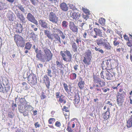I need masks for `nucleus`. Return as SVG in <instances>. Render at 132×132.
<instances>
[{
	"mask_svg": "<svg viewBox=\"0 0 132 132\" xmlns=\"http://www.w3.org/2000/svg\"><path fill=\"white\" fill-rule=\"evenodd\" d=\"M60 55L62 59L66 62H70L72 60V55L70 52L67 50L63 51H61Z\"/></svg>",
	"mask_w": 132,
	"mask_h": 132,
	"instance_id": "nucleus-1",
	"label": "nucleus"
},
{
	"mask_svg": "<svg viewBox=\"0 0 132 132\" xmlns=\"http://www.w3.org/2000/svg\"><path fill=\"white\" fill-rule=\"evenodd\" d=\"M14 41L16 45L21 47H23L25 46V40L23 38L18 34H15L14 36Z\"/></svg>",
	"mask_w": 132,
	"mask_h": 132,
	"instance_id": "nucleus-2",
	"label": "nucleus"
},
{
	"mask_svg": "<svg viewBox=\"0 0 132 132\" xmlns=\"http://www.w3.org/2000/svg\"><path fill=\"white\" fill-rule=\"evenodd\" d=\"M44 51L45 53L44 55V61H49L52 58L53 54L50 50L46 48L44 49Z\"/></svg>",
	"mask_w": 132,
	"mask_h": 132,
	"instance_id": "nucleus-3",
	"label": "nucleus"
},
{
	"mask_svg": "<svg viewBox=\"0 0 132 132\" xmlns=\"http://www.w3.org/2000/svg\"><path fill=\"white\" fill-rule=\"evenodd\" d=\"M126 95L124 92L118 93L117 101L119 106H121L122 105Z\"/></svg>",
	"mask_w": 132,
	"mask_h": 132,
	"instance_id": "nucleus-4",
	"label": "nucleus"
},
{
	"mask_svg": "<svg viewBox=\"0 0 132 132\" xmlns=\"http://www.w3.org/2000/svg\"><path fill=\"white\" fill-rule=\"evenodd\" d=\"M27 80L28 83L31 86H34L37 83V78L36 75L31 73L28 76Z\"/></svg>",
	"mask_w": 132,
	"mask_h": 132,
	"instance_id": "nucleus-5",
	"label": "nucleus"
},
{
	"mask_svg": "<svg viewBox=\"0 0 132 132\" xmlns=\"http://www.w3.org/2000/svg\"><path fill=\"white\" fill-rule=\"evenodd\" d=\"M92 53L90 51H88L86 53L85 56L83 60L84 63L86 65H89L91 63V61Z\"/></svg>",
	"mask_w": 132,
	"mask_h": 132,
	"instance_id": "nucleus-6",
	"label": "nucleus"
},
{
	"mask_svg": "<svg viewBox=\"0 0 132 132\" xmlns=\"http://www.w3.org/2000/svg\"><path fill=\"white\" fill-rule=\"evenodd\" d=\"M49 19L50 21L53 23H57L58 21V18L55 13L52 12H50L49 14Z\"/></svg>",
	"mask_w": 132,
	"mask_h": 132,
	"instance_id": "nucleus-7",
	"label": "nucleus"
},
{
	"mask_svg": "<svg viewBox=\"0 0 132 132\" xmlns=\"http://www.w3.org/2000/svg\"><path fill=\"white\" fill-rule=\"evenodd\" d=\"M69 27L70 30L73 33H77L78 32L77 26H76L74 23L72 21H70Z\"/></svg>",
	"mask_w": 132,
	"mask_h": 132,
	"instance_id": "nucleus-8",
	"label": "nucleus"
},
{
	"mask_svg": "<svg viewBox=\"0 0 132 132\" xmlns=\"http://www.w3.org/2000/svg\"><path fill=\"white\" fill-rule=\"evenodd\" d=\"M15 14L17 17L20 20L23 24H24L26 23L27 20L25 19L24 15L22 14L18 11L16 12Z\"/></svg>",
	"mask_w": 132,
	"mask_h": 132,
	"instance_id": "nucleus-9",
	"label": "nucleus"
},
{
	"mask_svg": "<svg viewBox=\"0 0 132 132\" xmlns=\"http://www.w3.org/2000/svg\"><path fill=\"white\" fill-rule=\"evenodd\" d=\"M27 18L29 21L33 23L36 25H38V21L30 13H29L28 14Z\"/></svg>",
	"mask_w": 132,
	"mask_h": 132,
	"instance_id": "nucleus-10",
	"label": "nucleus"
},
{
	"mask_svg": "<svg viewBox=\"0 0 132 132\" xmlns=\"http://www.w3.org/2000/svg\"><path fill=\"white\" fill-rule=\"evenodd\" d=\"M110 115V108H107V111L102 114V117L104 121H106L109 118Z\"/></svg>",
	"mask_w": 132,
	"mask_h": 132,
	"instance_id": "nucleus-11",
	"label": "nucleus"
},
{
	"mask_svg": "<svg viewBox=\"0 0 132 132\" xmlns=\"http://www.w3.org/2000/svg\"><path fill=\"white\" fill-rule=\"evenodd\" d=\"M38 49L35 50V52L36 53V56L39 59L42 61H44V55L42 54V52L41 50L38 51Z\"/></svg>",
	"mask_w": 132,
	"mask_h": 132,
	"instance_id": "nucleus-12",
	"label": "nucleus"
},
{
	"mask_svg": "<svg viewBox=\"0 0 132 132\" xmlns=\"http://www.w3.org/2000/svg\"><path fill=\"white\" fill-rule=\"evenodd\" d=\"M48 77L46 75H44L43 77L44 83H45L48 89H49L50 86V82Z\"/></svg>",
	"mask_w": 132,
	"mask_h": 132,
	"instance_id": "nucleus-13",
	"label": "nucleus"
},
{
	"mask_svg": "<svg viewBox=\"0 0 132 132\" xmlns=\"http://www.w3.org/2000/svg\"><path fill=\"white\" fill-rule=\"evenodd\" d=\"M24 106V110H25L24 116H26L28 115L29 111H30L32 106L28 103L25 104Z\"/></svg>",
	"mask_w": 132,
	"mask_h": 132,
	"instance_id": "nucleus-14",
	"label": "nucleus"
},
{
	"mask_svg": "<svg viewBox=\"0 0 132 132\" xmlns=\"http://www.w3.org/2000/svg\"><path fill=\"white\" fill-rule=\"evenodd\" d=\"M39 24L42 27L46 28H47L48 23L45 20L40 19L39 20Z\"/></svg>",
	"mask_w": 132,
	"mask_h": 132,
	"instance_id": "nucleus-15",
	"label": "nucleus"
},
{
	"mask_svg": "<svg viewBox=\"0 0 132 132\" xmlns=\"http://www.w3.org/2000/svg\"><path fill=\"white\" fill-rule=\"evenodd\" d=\"M60 6L61 9L64 11H67L68 10V7L65 3L63 2L61 3L60 5Z\"/></svg>",
	"mask_w": 132,
	"mask_h": 132,
	"instance_id": "nucleus-16",
	"label": "nucleus"
},
{
	"mask_svg": "<svg viewBox=\"0 0 132 132\" xmlns=\"http://www.w3.org/2000/svg\"><path fill=\"white\" fill-rule=\"evenodd\" d=\"M106 39L101 38L97 39L96 40L95 42L98 45L102 46Z\"/></svg>",
	"mask_w": 132,
	"mask_h": 132,
	"instance_id": "nucleus-17",
	"label": "nucleus"
},
{
	"mask_svg": "<svg viewBox=\"0 0 132 132\" xmlns=\"http://www.w3.org/2000/svg\"><path fill=\"white\" fill-rule=\"evenodd\" d=\"M70 15L74 19H78L80 16V14L78 12H71Z\"/></svg>",
	"mask_w": 132,
	"mask_h": 132,
	"instance_id": "nucleus-18",
	"label": "nucleus"
},
{
	"mask_svg": "<svg viewBox=\"0 0 132 132\" xmlns=\"http://www.w3.org/2000/svg\"><path fill=\"white\" fill-rule=\"evenodd\" d=\"M16 31L19 33L22 32L23 30V28L21 24H17L16 25Z\"/></svg>",
	"mask_w": 132,
	"mask_h": 132,
	"instance_id": "nucleus-19",
	"label": "nucleus"
},
{
	"mask_svg": "<svg viewBox=\"0 0 132 132\" xmlns=\"http://www.w3.org/2000/svg\"><path fill=\"white\" fill-rule=\"evenodd\" d=\"M109 73V71L107 70L102 71L101 73V77L104 79H109V77H108V76L107 77L108 73Z\"/></svg>",
	"mask_w": 132,
	"mask_h": 132,
	"instance_id": "nucleus-20",
	"label": "nucleus"
},
{
	"mask_svg": "<svg viewBox=\"0 0 132 132\" xmlns=\"http://www.w3.org/2000/svg\"><path fill=\"white\" fill-rule=\"evenodd\" d=\"M102 46L105 49L108 50H110L111 47L110 43L108 42L107 39L106 40Z\"/></svg>",
	"mask_w": 132,
	"mask_h": 132,
	"instance_id": "nucleus-21",
	"label": "nucleus"
},
{
	"mask_svg": "<svg viewBox=\"0 0 132 132\" xmlns=\"http://www.w3.org/2000/svg\"><path fill=\"white\" fill-rule=\"evenodd\" d=\"M71 45L73 51L74 52H77L78 49V47L76 44L73 40H72L71 42Z\"/></svg>",
	"mask_w": 132,
	"mask_h": 132,
	"instance_id": "nucleus-22",
	"label": "nucleus"
},
{
	"mask_svg": "<svg viewBox=\"0 0 132 132\" xmlns=\"http://www.w3.org/2000/svg\"><path fill=\"white\" fill-rule=\"evenodd\" d=\"M44 33L50 39L53 40V36L52 34L50 32V31L48 30H44Z\"/></svg>",
	"mask_w": 132,
	"mask_h": 132,
	"instance_id": "nucleus-23",
	"label": "nucleus"
},
{
	"mask_svg": "<svg viewBox=\"0 0 132 132\" xmlns=\"http://www.w3.org/2000/svg\"><path fill=\"white\" fill-rule=\"evenodd\" d=\"M79 80L80 81L78 82V85L81 89H82L84 87L85 82L82 80V79L81 77H80Z\"/></svg>",
	"mask_w": 132,
	"mask_h": 132,
	"instance_id": "nucleus-24",
	"label": "nucleus"
},
{
	"mask_svg": "<svg viewBox=\"0 0 132 132\" xmlns=\"http://www.w3.org/2000/svg\"><path fill=\"white\" fill-rule=\"evenodd\" d=\"M94 30L95 32L96 35H97V36H98L100 37H102V32L101 30L97 28H94Z\"/></svg>",
	"mask_w": 132,
	"mask_h": 132,
	"instance_id": "nucleus-25",
	"label": "nucleus"
},
{
	"mask_svg": "<svg viewBox=\"0 0 132 132\" xmlns=\"http://www.w3.org/2000/svg\"><path fill=\"white\" fill-rule=\"evenodd\" d=\"M63 84L64 89L66 91H69V90L70 91L71 90V86L70 85H68L66 84L65 83H63Z\"/></svg>",
	"mask_w": 132,
	"mask_h": 132,
	"instance_id": "nucleus-26",
	"label": "nucleus"
},
{
	"mask_svg": "<svg viewBox=\"0 0 132 132\" xmlns=\"http://www.w3.org/2000/svg\"><path fill=\"white\" fill-rule=\"evenodd\" d=\"M120 85V83H118L116 86H113L112 88L114 89H116L117 90H118L119 91H122L123 89L122 88V86L121 85Z\"/></svg>",
	"mask_w": 132,
	"mask_h": 132,
	"instance_id": "nucleus-27",
	"label": "nucleus"
},
{
	"mask_svg": "<svg viewBox=\"0 0 132 132\" xmlns=\"http://www.w3.org/2000/svg\"><path fill=\"white\" fill-rule=\"evenodd\" d=\"M55 30L56 32H58L59 34H60V36L62 39H64L65 38V36L64 35L63 32L60 30L59 29H56Z\"/></svg>",
	"mask_w": 132,
	"mask_h": 132,
	"instance_id": "nucleus-28",
	"label": "nucleus"
},
{
	"mask_svg": "<svg viewBox=\"0 0 132 132\" xmlns=\"http://www.w3.org/2000/svg\"><path fill=\"white\" fill-rule=\"evenodd\" d=\"M54 36L56 41L60 43H61V39L59 36L57 34H55L54 35Z\"/></svg>",
	"mask_w": 132,
	"mask_h": 132,
	"instance_id": "nucleus-29",
	"label": "nucleus"
},
{
	"mask_svg": "<svg viewBox=\"0 0 132 132\" xmlns=\"http://www.w3.org/2000/svg\"><path fill=\"white\" fill-rule=\"evenodd\" d=\"M18 109L19 112L21 113H23V114L24 115V113L25 110H24V106L23 107L22 105H20L19 106Z\"/></svg>",
	"mask_w": 132,
	"mask_h": 132,
	"instance_id": "nucleus-30",
	"label": "nucleus"
},
{
	"mask_svg": "<svg viewBox=\"0 0 132 132\" xmlns=\"http://www.w3.org/2000/svg\"><path fill=\"white\" fill-rule=\"evenodd\" d=\"M22 88L23 90H27L29 89V86L26 82H22Z\"/></svg>",
	"mask_w": 132,
	"mask_h": 132,
	"instance_id": "nucleus-31",
	"label": "nucleus"
},
{
	"mask_svg": "<svg viewBox=\"0 0 132 132\" xmlns=\"http://www.w3.org/2000/svg\"><path fill=\"white\" fill-rule=\"evenodd\" d=\"M132 126V118L129 119L127 122V128H130Z\"/></svg>",
	"mask_w": 132,
	"mask_h": 132,
	"instance_id": "nucleus-32",
	"label": "nucleus"
},
{
	"mask_svg": "<svg viewBox=\"0 0 132 132\" xmlns=\"http://www.w3.org/2000/svg\"><path fill=\"white\" fill-rule=\"evenodd\" d=\"M99 22L102 26H103L105 24V19L103 18H101L99 20Z\"/></svg>",
	"mask_w": 132,
	"mask_h": 132,
	"instance_id": "nucleus-33",
	"label": "nucleus"
},
{
	"mask_svg": "<svg viewBox=\"0 0 132 132\" xmlns=\"http://www.w3.org/2000/svg\"><path fill=\"white\" fill-rule=\"evenodd\" d=\"M77 77L76 74L74 73H72L70 74V78L71 79L73 80L76 79Z\"/></svg>",
	"mask_w": 132,
	"mask_h": 132,
	"instance_id": "nucleus-34",
	"label": "nucleus"
},
{
	"mask_svg": "<svg viewBox=\"0 0 132 132\" xmlns=\"http://www.w3.org/2000/svg\"><path fill=\"white\" fill-rule=\"evenodd\" d=\"M20 101L22 105H24L25 104H27L28 103L27 102L24 98H22L20 100Z\"/></svg>",
	"mask_w": 132,
	"mask_h": 132,
	"instance_id": "nucleus-35",
	"label": "nucleus"
},
{
	"mask_svg": "<svg viewBox=\"0 0 132 132\" xmlns=\"http://www.w3.org/2000/svg\"><path fill=\"white\" fill-rule=\"evenodd\" d=\"M71 123L70 122H69L68 123V125L67 126V128L66 130L68 132H73V130H72L71 128Z\"/></svg>",
	"mask_w": 132,
	"mask_h": 132,
	"instance_id": "nucleus-36",
	"label": "nucleus"
},
{
	"mask_svg": "<svg viewBox=\"0 0 132 132\" xmlns=\"http://www.w3.org/2000/svg\"><path fill=\"white\" fill-rule=\"evenodd\" d=\"M93 81L95 83H98L101 79L100 78L96 76H95L93 77Z\"/></svg>",
	"mask_w": 132,
	"mask_h": 132,
	"instance_id": "nucleus-37",
	"label": "nucleus"
},
{
	"mask_svg": "<svg viewBox=\"0 0 132 132\" xmlns=\"http://www.w3.org/2000/svg\"><path fill=\"white\" fill-rule=\"evenodd\" d=\"M31 46L32 44H30L28 42L26 44L25 48L28 50H30L31 49Z\"/></svg>",
	"mask_w": 132,
	"mask_h": 132,
	"instance_id": "nucleus-38",
	"label": "nucleus"
},
{
	"mask_svg": "<svg viewBox=\"0 0 132 132\" xmlns=\"http://www.w3.org/2000/svg\"><path fill=\"white\" fill-rule=\"evenodd\" d=\"M6 9L5 4L2 3H0V10H4Z\"/></svg>",
	"mask_w": 132,
	"mask_h": 132,
	"instance_id": "nucleus-39",
	"label": "nucleus"
},
{
	"mask_svg": "<svg viewBox=\"0 0 132 132\" xmlns=\"http://www.w3.org/2000/svg\"><path fill=\"white\" fill-rule=\"evenodd\" d=\"M81 9L86 14L89 15V12L88 10L84 7H82Z\"/></svg>",
	"mask_w": 132,
	"mask_h": 132,
	"instance_id": "nucleus-40",
	"label": "nucleus"
},
{
	"mask_svg": "<svg viewBox=\"0 0 132 132\" xmlns=\"http://www.w3.org/2000/svg\"><path fill=\"white\" fill-rule=\"evenodd\" d=\"M75 98L74 99L75 103L77 104L79 103L80 101V98L78 96L76 97V96H75Z\"/></svg>",
	"mask_w": 132,
	"mask_h": 132,
	"instance_id": "nucleus-41",
	"label": "nucleus"
},
{
	"mask_svg": "<svg viewBox=\"0 0 132 132\" xmlns=\"http://www.w3.org/2000/svg\"><path fill=\"white\" fill-rule=\"evenodd\" d=\"M55 121V119L53 118H50L48 120V122L49 124H51L53 123Z\"/></svg>",
	"mask_w": 132,
	"mask_h": 132,
	"instance_id": "nucleus-42",
	"label": "nucleus"
},
{
	"mask_svg": "<svg viewBox=\"0 0 132 132\" xmlns=\"http://www.w3.org/2000/svg\"><path fill=\"white\" fill-rule=\"evenodd\" d=\"M74 91H73V93L72 92V91H68V96L69 97L70 96H71V98L72 97H73V96H75V93L74 92Z\"/></svg>",
	"mask_w": 132,
	"mask_h": 132,
	"instance_id": "nucleus-43",
	"label": "nucleus"
},
{
	"mask_svg": "<svg viewBox=\"0 0 132 132\" xmlns=\"http://www.w3.org/2000/svg\"><path fill=\"white\" fill-rule=\"evenodd\" d=\"M114 40L113 42L114 45V46H116L119 44V42L117 40V38H114Z\"/></svg>",
	"mask_w": 132,
	"mask_h": 132,
	"instance_id": "nucleus-44",
	"label": "nucleus"
},
{
	"mask_svg": "<svg viewBox=\"0 0 132 132\" xmlns=\"http://www.w3.org/2000/svg\"><path fill=\"white\" fill-rule=\"evenodd\" d=\"M68 22L65 21H63L62 23V26L63 27L66 28L67 26Z\"/></svg>",
	"mask_w": 132,
	"mask_h": 132,
	"instance_id": "nucleus-45",
	"label": "nucleus"
},
{
	"mask_svg": "<svg viewBox=\"0 0 132 132\" xmlns=\"http://www.w3.org/2000/svg\"><path fill=\"white\" fill-rule=\"evenodd\" d=\"M98 84H99L100 85V87H101L105 85V82L103 80L102 81L101 80H100Z\"/></svg>",
	"mask_w": 132,
	"mask_h": 132,
	"instance_id": "nucleus-46",
	"label": "nucleus"
},
{
	"mask_svg": "<svg viewBox=\"0 0 132 132\" xmlns=\"http://www.w3.org/2000/svg\"><path fill=\"white\" fill-rule=\"evenodd\" d=\"M47 75L50 77H52V75L51 74V70L49 69H48L47 70Z\"/></svg>",
	"mask_w": 132,
	"mask_h": 132,
	"instance_id": "nucleus-47",
	"label": "nucleus"
},
{
	"mask_svg": "<svg viewBox=\"0 0 132 132\" xmlns=\"http://www.w3.org/2000/svg\"><path fill=\"white\" fill-rule=\"evenodd\" d=\"M128 42L126 43L127 45L131 47L132 46V40H128Z\"/></svg>",
	"mask_w": 132,
	"mask_h": 132,
	"instance_id": "nucleus-48",
	"label": "nucleus"
},
{
	"mask_svg": "<svg viewBox=\"0 0 132 132\" xmlns=\"http://www.w3.org/2000/svg\"><path fill=\"white\" fill-rule=\"evenodd\" d=\"M55 125L57 127H60L61 126V124L60 122L57 121L55 123Z\"/></svg>",
	"mask_w": 132,
	"mask_h": 132,
	"instance_id": "nucleus-49",
	"label": "nucleus"
},
{
	"mask_svg": "<svg viewBox=\"0 0 132 132\" xmlns=\"http://www.w3.org/2000/svg\"><path fill=\"white\" fill-rule=\"evenodd\" d=\"M62 110L64 111V112H69L68 109V107H66L65 106H63V108L62 109Z\"/></svg>",
	"mask_w": 132,
	"mask_h": 132,
	"instance_id": "nucleus-50",
	"label": "nucleus"
},
{
	"mask_svg": "<svg viewBox=\"0 0 132 132\" xmlns=\"http://www.w3.org/2000/svg\"><path fill=\"white\" fill-rule=\"evenodd\" d=\"M8 115V117L11 118H13L14 116L13 113L12 112H9Z\"/></svg>",
	"mask_w": 132,
	"mask_h": 132,
	"instance_id": "nucleus-51",
	"label": "nucleus"
},
{
	"mask_svg": "<svg viewBox=\"0 0 132 132\" xmlns=\"http://www.w3.org/2000/svg\"><path fill=\"white\" fill-rule=\"evenodd\" d=\"M94 49L96 51H98L101 54H103L104 53V51L102 49H99V48H97L96 47H95L94 48Z\"/></svg>",
	"mask_w": 132,
	"mask_h": 132,
	"instance_id": "nucleus-52",
	"label": "nucleus"
},
{
	"mask_svg": "<svg viewBox=\"0 0 132 132\" xmlns=\"http://www.w3.org/2000/svg\"><path fill=\"white\" fill-rule=\"evenodd\" d=\"M40 97L41 99V100H43L46 98V96L44 92H42Z\"/></svg>",
	"mask_w": 132,
	"mask_h": 132,
	"instance_id": "nucleus-53",
	"label": "nucleus"
},
{
	"mask_svg": "<svg viewBox=\"0 0 132 132\" xmlns=\"http://www.w3.org/2000/svg\"><path fill=\"white\" fill-rule=\"evenodd\" d=\"M56 64L57 67H62V64L58 61H56Z\"/></svg>",
	"mask_w": 132,
	"mask_h": 132,
	"instance_id": "nucleus-54",
	"label": "nucleus"
},
{
	"mask_svg": "<svg viewBox=\"0 0 132 132\" xmlns=\"http://www.w3.org/2000/svg\"><path fill=\"white\" fill-rule=\"evenodd\" d=\"M108 75H107V77L108 76V77H109V78H109V79H107L109 80H111L112 79L113 76L111 74V73H110L109 72V73H108Z\"/></svg>",
	"mask_w": 132,
	"mask_h": 132,
	"instance_id": "nucleus-55",
	"label": "nucleus"
},
{
	"mask_svg": "<svg viewBox=\"0 0 132 132\" xmlns=\"http://www.w3.org/2000/svg\"><path fill=\"white\" fill-rule=\"evenodd\" d=\"M76 41L78 45L80 44V43H81V40L80 38H77Z\"/></svg>",
	"mask_w": 132,
	"mask_h": 132,
	"instance_id": "nucleus-56",
	"label": "nucleus"
},
{
	"mask_svg": "<svg viewBox=\"0 0 132 132\" xmlns=\"http://www.w3.org/2000/svg\"><path fill=\"white\" fill-rule=\"evenodd\" d=\"M18 8L20 10L23 12H24L25 10L24 9V7L22 6H17Z\"/></svg>",
	"mask_w": 132,
	"mask_h": 132,
	"instance_id": "nucleus-57",
	"label": "nucleus"
},
{
	"mask_svg": "<svg viewBox=\"0 0 132 132\" xmlns=\"http://www.w3.org/2000/svg\"><path fill=\"white\" fill-rule=\"evenodd\" d=\"M59 101L61 103L63 102L64 103H65L66 102L63 99L61 98V97L60 96L59 97Z\"/></svg>",
	"mask_w": 132,
	"mask_h": 132,
	"instance_id": "nucleus-58",
	"label": "nucleus"
},
{
	"mask_svg": "<svg viewBox=\"0 0 132 132\" xmlns=\"http://www.w3.org/2000/svg\"><path fill=\"white\" fill-rule=\"evenodd\" d=\"M12 106L13 108V110H14L17 109V105L16 104L13 103L12 104Z\"/></svg>",
	"mask_w": 132,
	"mask_h": 132,
	"instance_id": "nucleus-59",
	"label": "nucleus"
},
{
	"mask_svg": "<svg viewBox=\"0 0 132 132\" xmlns=\"http://www.w3.org/2000/svg\"><path fill=\"white\" fill-rule=\"evenodd\" d=\"M64 114L66 118H67L69 117L70 114L69 112H64Z\"/></svg>",
	"mask_w": 132,
	"mask_h": 132,
	"instance_id": "nucleus-60",
	"label": "nucleus"
},
{
	"mask_svg": "<svg viewBox=\"0 0 132 132\" xmlns=\"http://www.w3.org/2000/svg\"><path fill=\"white\" fill-rule=\"evenodd\" d=\"M90 35L93 36L94 38H97V35H96V34H95L94 32L92 31L90 33Z\"/></svg>",
	"mask_w": 132,
	"mask_h": 132,
	"instance_id": "nucleus-61",
	"label": "nucleus"
},
{
	"mask_svg": "<svg viewBox=\"0 0 132 132\" xmlns=\"http://www.w3.org/2000/svg\"><path fill=\"white\" fill-rule=\"evenodd\" d=\"M34 125L36 128H39L40 127V125L38 122H37L34 124Z\"/></svg>",
	"mask_w": 132,
	"mask_h": 132,
	"instance_id": "nucleus-62",
	"label": "nucleus"
},
{
	"mask_svg": "<svg viewBox=\"0 0 132 132\" xmlns=\"http://www.w3.org/2000/svg\"><path fill=\"white\" fill-rule=\"evenodd\" d=\"M5 91H9L10 90V87L9 85H6L5 87Z\"/></svg>",
	"mask_w": 132,
	"mask_h": 132,
	"instance_id": "nucleus-63",
	"label": "nucleus"
},
{
	"mask_svg": "<svg viewBox=\"0 0 132 132\" xmlns=\"http://www.w3.org/2000/svg\"><path fill=\"white\" fill-rule=\"evenodd\" d=\"M9 20L11 21H13L14 20L13 16L12 15H10L9 17Z\"/></svg>",
	"mask_w": 132,
	"mask_h": 132,
	"instance_id": "nucleus-64",
	"label": "nucleus"
}]
</instances>
